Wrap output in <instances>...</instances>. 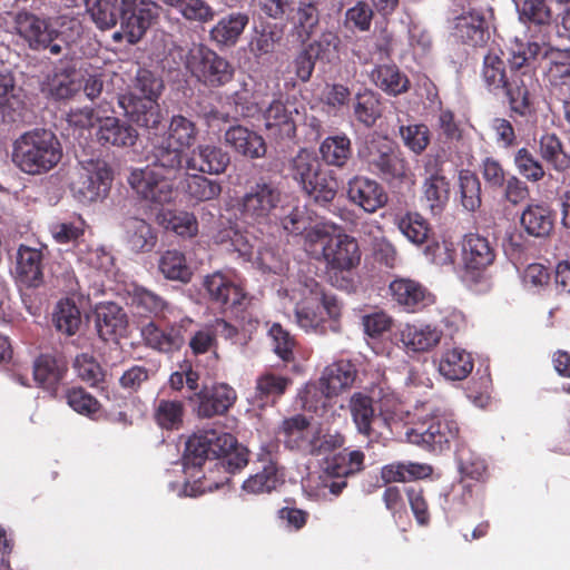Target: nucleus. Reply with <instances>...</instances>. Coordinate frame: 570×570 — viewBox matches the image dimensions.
<instances>
[{
	"label": "nucleus",
	"mask_w": 570,
	"mask_h": 570,
	"mask_svg": "<svg viewBox=\"0 0 570 570\" xmlns=\"http://www.w3.org/2000/svg\"><path fill=\"white\" fill-rule=\"evenodd\" d=\"M164 89L163 79L147 69H140L130 89L124 95L150 98L158 101Z\"/></svg>",
	"instance_id": "52"
},
{
	"label": "nucleus",
	"mask_w": 570,
	"mask_h": 570,
	"mask_svg": "<svg viewBox=\"0 0 570 570\" xmlns=\"http://www.w3.org/2000/svg\"><path fill=\"white\" fill-rule=\"evenodd\" d=\"M356 375L357 371L354 364L351 361L341 360L324 368L320 384L325 387L327 394L336 396L353 385Z\"/></svg>",
	"instance_id": "31"
},
{
	"label": "nucleus",
	"mask_w": 570,
	"mask_h": 570,
	"mask_svg": "<svg viewBox=\"0 0 570 570\" xmlns=\"http://www.w3.org/2000/svg\"><path fill=\"white\" fill-rule=\"evenodd\" d=\"M373 403L371 396L356 392L348 404L357 432L366 438L379 434L377 428L387 425L386 417L382 413L376 414Z\"/></svg>",
	"instance_id": "22"
},
{
	"label": "nucleus",
	"mask_w": 570,
	"mask_h": 570,
	"mask_svg": "<svg viewBox=\"0 0 570 570\" xmlns=\"http://www.w3.org/2000/svg\"><path fill=\"white\" fill-rule=\"evenodd\" d=\"M95 325L99 337L107 342L126 335L128 317L116 303L100 304L95 309Z\"/></svg>",
	"instance_id": "26"
},
{
	"label": "nucleus",
	"mask_w": 570,
	"mask_h": 570,
	"mask_svg": "<svg viewBox=\"0 0 570 570\" xmlns=\"http://www.w3.org/2000/svg\"><path fill=\"white\" fill-rule=\"evenodd\" d=\"M22 99L11 75L0 73V124L14 121Z\"/></svg>",
	"instance_id": "46"
},
{
	"label": "nucleus",
	"mask_w": 570,
	"mask_h": 570,
	"mask_svg": "<svg viewBox=\"0 0 570 570\" xmlns=\"http://www.w3.org/2000/svg\"><path fill=\"white\" fill-rule=\"evenodd\" d=\"M439 373L448 381H462L466 379L473 367L472 355L461 347H453L441 353L438 361Z\"/></svg>",
	"instance_id": "30"
},
{
	"label": "nucleus",
	"mask_w": 570,
	"mask_h": 570,
	"mask_svg": "<svg viewBox=\"0 0 570 570\" xmlns=\"http://www.w3.org/2000/svg\"><path fill=\"white\" fill-rule=\"evenodd\" d=\"M219 228L214 236L215 243L225 244L230 243L235 250L242 255H249L252 246L249 245L248 238L237 227L236 222L232 217L227 218L226 222H220Z\"/></svg>",
	"instance_id": "59"
},
{
	"label": "nucleus",
	"mask_w": 570,
	"mask_h": 570,
	"mask_svg": "<svg viewBox=\"0 0 570 570\" xmlns=\"http://www.w3.org/2000/svg\"><path fill=\"white\" fill-rule=\"evenodd\" d=\"M68 371L62 358L49 354L40 355L33 364V377L39 386L55 393Z\"/></svg>",
	"instance_id": "32"
},
{
	"label": "nucleus",
	"mask_w": 570,
	"mask_h": 570,
	"mask_svg": "<svg viewBox=\"0 0 570 570\" xmlns=\"http://www.w3.org/2000/svg\"><path fill=\"white\" fill-rule=\"evenodd\" d=\"M65 399L73 411L89 417L97 414L101 406L95 396L80 386L67 389Z\"/></svg>",
	"instance_id": "60"
},
{
	"label": "nucleus",
	"mask_w": 570,
	"mask_h": 570,
	"mask_svg": "<svg viewBox=\"0 0 570 570\" xmlns=\"http://www.w3.org/2000/svg\"><path fill=\"white\" fill-rule=\"evenodd\" d=\"M118 104L131 122L147 129H156L163 120L159 102L135 95H120Z\"/></svg>",
	"instance_id": "19"
},
{
	"label": "nucleus",
	"mask_w": 570,
	"mask_h": 570,
	"mask_svg": "<svg viewBox=\"0 0 570 570\" xmlns=\"http://www.w3.org/2000/svg\"><path fill=\"white\" fill-rule=\"evenodd\" d=\"M43 248L24 244L18 247L16 256V275L27 287H39L43 283Z\"/></svg>",
	"instance_id": "24"
},
{
	"label": "nucleus",
	"mask_w": 570,
	"mask_h": 570,
	"mask_svg": "<svg viewBox=\"0 0 570 570\" xmlns=\"http://www.w3.org/2000/svg\"><path fill=\"white\" fill-rule=\"evenodd\" d=\"M73 367L80 380L88 383L90 386H97L104 381L105 373L101 365L88 353L77 355Z\"/></svg>",
	"instance_id": "63"
},
{
	"label": "nucleus",
	"mask_w": 570,
	"mask_h": 570,
	"mask_svg": "<svg viewBox=\"0 0 570 570\" xmlns=\"http://www.w3.org/2000/svg\"><path fill=\"white\" fill-rule=\"evenodd\" d=\"M320 151L328 165L342 167L351 156V140L346 136L327 137Z\"/></svg>",
	"instance_id": "53"
},
{
	"label": "nucleus",
	"mask_w": 570,
	"mask_h": 570,
	"mask_svg": "<svg viewBox=\"0 0 570 570\" xmlns=\"http://www.w3.org/2000/svg\"><path fill=\"white\" fill-rule=\"evenodd\" d=\"M354 115L366 127L373 126L381 116V102L377 95L371 90L357 94Z\"/></svg>",
	"instance_id": "57"
},
{
	"label": "nucleus",
	"mask_w": 570,
	"mask_h": 570,
	"mask_svg": "<svg viewBox=\"0 0 570 570\" xmlns=\"http://www.w3.org/2000/svg\"><path fill=\"white\" fill-rule=\"evenodd\" d=\"M538 153L556 171L570 168V155L564 151L563 144L556 134H544L540 137Z\"/></svg>",
	"instance_id": "44"
},
{
	"label": "nucleus",
	"mask_w": 570,
	"mask_h": 570,
	"mask_svg": "<svg viewBox=\"0 0 570 570\" xmlns=\"http://www.w3.org/2000/svg\"><path fill=\"white\" fill-rule=\"evenodd\" d=\"M392 301L409 313H416L434 304V295L419 281L396 277L389 285Z\"/></svg>",
	"instance_id": "17"
},
{
	"label": "nucleus",
	"mask_w": 570,
	"mask_h": 570,
	"mask_svg": "<svg viewBox=\"0 0 570 570\" xmlns=\"http://www.w3.org/2000/svg\"><path fill=\"white\" fill-rule=\"evenodd\" d=\"M129 298L130 307L138 316L158 318L169 309V303L161 295L144 286H134Z\"/></svg>",
	"instance_id": "33"
},
{
	"label": "nucleus",
	"mask_w": 570,
	"mask_h": 570,
	"mask_svg": "<svg viewBox=\"0 0 570 570\" xmlns=\"http://www.w3.org/2000/svg\"><path fill=\"white\" fill-rule=\"evenodd\" d=\"M365 469V454L361 450L342 448L338 452L326 458L324 473L326 476L336 479L325 487L330 493L337 497L347 487L346 479L354 476Z\"/></svg>",
	"instance_id": "16"
},
{
	"label": "nucleus",
	"mask_w": 570,
	"mask_h": 570,
	"mask_svg": "<svg viewBox=\"0 0 570 570\" xmlns=\"http://www.w3.org/2000/svg\"><path fill=\"white\" fill-rule=\"evenodd\" d=\"M14 28L31 49H45L53 41L56 28L52 21L40 19L29 12H19L14 18Z\"/></svg>",
	"instance_id": "23"
},
{
	"label": "nucleus",
	"mask_w": 570,
	"mask_h": 570,
	"mask_svg": "<svg viewBox=\"0 0 570 570\" xmlns=\"http://www.w3.org/2000/svg\"><path fill=\"white\" fill-rule=\"evenodd\" d=\"M358 159L371 174L387 183L403 181L409 176V165L394 141L384 136H372L358 149Z\"/></svg>",
	"instance_id": "7"
},
{
	"label": "nucleus",
	"mask_w": 570,
	"mask_h": 570,
	"mask_svg": "<svg viewBox=\"0 0 570 570\" xmlns=\"http://www.w3.org/2000/svg\"><path fill=\"white\" fill-rule=\"evenodd\" d=\"M184 176L183 189L186 195L195 202H206L216 198L222 187L216 180L208 179L197 174H188V171L177 175Z\"/></svg>",
	"instance_id": "47"
},
{
	"label": "nucleus",
	"mask_w": 570,
	"mask_h": 570,
	"mask_svg": "<svg viewBox=\"0 0 570 570\" xmlns=\"http://www.w3.org/2000/svg\"><path fill=\"white\" fill-rule=\"evenodd\" d=\"M62 158V146L57 136L46 129H33L20 135L12 144L11 160L22 173L43 175Z\"/></svg>",
	"instance_id": "4"
},
{
	"label": "nucleus",
	"mask_w": 570,
	"mask_h": 570,
	"mask_svg": "<svg viewBox=\"0 0 570 570\" xmlns=\"http://www.w3.org/2000/svg\"><path fill=\"white\" fill-rule=\"evenodd\" d=\"M111 180V171L106 161L82 159L71 175L70 190L79 204L90 205L107 196Z\"/></svg>",
	"instance_id": "10"
},
{
	"label": "nucleus",
	"mask_w": 570,
	"mask_h": 570,
	"mask_svg": "<svg viewBox=\"0 0 570 570\" xmlns=\"http://www.w3.org/2000/svg\"><path fill=\"white\" fill-rule=\"evenodd\" d=\"M509 71L501 51L491 49L483 58L482 79L491 91H503L511 109L524 115L530 106L532 92L537 89V80L527 68H512L511 48L508 56Z\"/></svg>",
	"instance_id": "3"
},
{
	"label": "nucleus",
	"mask_w": 570,
	"mask_h": 570,
	"mask_svg": "<svg viewBox=\"0 0 570 570\" xmlns=\"http://www.w3.org/2000/svg\"><path fill=\"white\" fill-rule=\"evenodd\" d=\"M295 317L298 326L306 332L322 333L324 331V320L320 313V306H314L307 299L296 305Z\"/></svg>",
	"instance_id": "64"
},
{
	"label": "nucleus",
	"mask_w": 570,
	"mask_h": 570,
	"mask_svg": "<svg viewBox=\"0 0 570 570\" xmlns=\"http://www.w3.org/2000/svg\"><path fill=\"white\" fill-rule=\"evenodd\" d=\"M292 380L274 373H265L257 377L254 394V402L259 407L274 405L286 392Z\"/></svg>",
	"instance_id": "35"
},
{
	"label": "nucleus",
	"mask_w": 570,
	"mask_h": 570,
	"mask_svg": "<svg viewBox=\"0 0 570 570\" xmlns=\"http://www.w3.org/2000/svg\"><path fill=\"white\" fill-rule=\"evenodd\" d=\"M297 110L283 101L275 99L264 110L263 118L267 129H276L281 135L292 136L295 132L293 112Z\"/></svg>",
	"instance_id": "42"
},
{
	"label": "nucleus",
	"mask_w": 570,
	"mask_h": 570,
	"mask_svg": "<svg viewBox=\"0 0 570 570\" xmlns=\"http://www.w3.org/2000/svg\"><path fill=\"white\" fill-rule=\"evenodd\" d=\"M433 473L431 465L416 462H393L381 470L384 483L411 482L429 478Z\"/></svg>",
	"instance_id": "36"
},
{
	"label": "nucleus",
	"mask_w": 570,
	"mask_h": 570,
	"mask_svg": "<svg viewBox=\"0 0 570 570\" xmlns=\"http://www.w3.org/2000/svg\"><path fill=\"white\" fill-rule=\"evenodd\" d=\"M196 322L189 316H183L177 321L158 323L150 320L141 330L144 344L158 353L173 355L179 352L186 344L188 332L195 327Z\"/></svg>",
	"instance_id": "12"
},
{
	"label": "nucleus",
	"mask_w": 570,
	"mask_h": 570,
	"mask_svg": "<svg viewBox=\"0 0 570 570\" xmlns=\"http://www.w3.org/2000/svg\"><path fill=\"white\" fill-rule=\"evenodd\" d=\"M225 144L237 154L247 158H261L266 154V144L261 135L248 128L237 125L225 132Z\"/></svg>",
	"instance_id": "29"
},
{
	"label": "nucleus",
	"mask_w": 570,
	"mask_h": 570,
	"mask_svg": "<svg viewBox=\"0 0 570 570\" xmlns=\"http://www.w3.org/2000/svg\"><path fill=\"white\" fill-rule=\"evenodd\" d=\"M175 8L185 19L198 22L213 20L215 12L204 0H161Z\"/></svg>",
	"instance_id": "55"
},
{
	"label": "nucleus",
	"mask_w": 570,
	"mask_h": 570,
	"mask_svg": "<svg viewBox=\"0 0 570 570\" xmlns=\"http://www.w3.org/2000/svg\"><path fill=\"white\" fill-rule=\"evenodd\" d=\"M348 198L367 213H374L387 202V194L375 180L356 176L348 181Z\"/></svg>",
	"instance_id": "25"
},
{
	"label": "nucleus",
	"mask_w": 570,
	"mask_h": 570,
	"mask_svg": "<svg viewBox=\"0 0 570 570\" xmlns=\"http://www.w3.org/2000/svg\"><path fill=\"white\" fill-rule=\"evenodd\" d=\"M207 461L209 474L195 480L198 485L196 489L191 488L194 492L213 491L227 483L228 476L216 479L214 473L223 471L234 474L240 471L248 463V453L230 433L215 429L199 430L186 442L185 473L195 478L194 470L200 469Z\"/></svg>",
	"instance_id": "2"
},
{
	"label": "nucleus",
	"mask_w": 570,
	"mask_h": 570,
	"mask_svg": "<svg viewBox=\"0 0 570 570\" xmlns=\"http://www.w3.org/2000/svg\"><path fill=\"white\" fill-rule=\"evenodd\" d=\"M188 346L193 355L206 354L217 347L216 333L209 324L191 327L188 332Z\"/></svg>",
	"instance_id": "61"
},
{
	"label": "nucleus",
	"mask_w": 570,
	"mask_h": 570,
	"mask_svg": "<svg viewBox=\"0 0 570 570\" xmlns=\"http://www.w3.org/2000/svg\"><path fill=\"white\" fill-rule=\"evenodd\" d=\"M442 337V332L435 327L406 325L401 332L403 344L413 352H426L436 346Z\"/></svg>",
	"instance_id": "41"
},
{
	"label": "nucleus",
	"mask_w": 570,
	"mask_h": 570,
	"mask_svg": "<svg viewBox=\"0 0 570 570\" xmlns=\"http://www.w3.org/2000/svg\"><path fill=\"white\" fill-rule=\"evenodd\" d=\"M127 243L136 253L150 252L156 243L157 235L150 224L138 216H129L125 222Z\"/></svg>",
	"instance_id": "38"
},
{
	"label": "nucleus",
	"mask_w": 570,
	"mask_h": 570,
	"mask_svg": "<svg viewBox=\"0 0 570 570\" xmlns=\"http://www.w3.org/2000/svg\"><path fill=\"white\" fill-rule=\"evenodd\" d=\"M459 180L464 209L475 212L481 205V185L478 177L469 170H462Z\"/></svg>",
	"instance_id": "62"
},
{
	"label": "nucleus",
	"mask_w": 570,
	"mask_h": 570,
	"mask_svg": "<svg viewBox=\"0 0 570 570\" xmlns=\"http://www.w3.org/2000/svg\"><path fill=\"white\" fill-rule=\"evenodd\" d=\"M229 164V156L220 147L212 144H200L185 157L186 171H197L209 175H219Z\"/></svg>",
	"instance_id": "18"
},
{
	"label": "nucleus",
	"mask_w": 570,
	"mask_h": 570,
	"mask_svg": "<svg viewBox=\"0 0 570 570\" xmlns=\"http://www.w3.org/2000/svg\"><path fill=\"white\" fill-rule=\"evenodd\" d=\"M292 175L314 202L325 204L335 197L338 184L314 153L299 150L292 160Z\"/></svg>",
	"instance_id": "9"
},
{
	"label": "nucleus",
	"mask_w": 570,
	"mask_h": 570,
	"mask_svg": "<svg viewBox=\"0 0 570 570\" xmlns=\"http://www.w3.org/2000/svg\"><path fill=\"white\" fill-rule=\"evenodd\" d=\"M151 0H121L120 27L129 43L138 42L159 16Z\"/></svg>",
	"instance_id": "15"
},
{
	"label": "nucleus",
	"mask_w": 570,
	"mask_h": 570,
	"mask_svg": "<svg viewBox=\"0 0 570 570\" xmlns=\"http://www.w3.org/2000/svg\"><path fill=\"white\" fill-rule=\"evenodd\" d=\"M314 429L304 414H295L281 422L276 434L287 449L306 454Z\"/></svg>",
	"instance_id": "27"
},
{
	"label": "nucleus",
	"mask_w": 570,
	"mask_h": 570,
	"mask_svg": "<svg viewBox=\"0 0 570 570\" xmlns=\"http://www.w3.org/2000/svg\"><path fill=\"white\" fill-rule=\"evenodd\" d=\"M158 269L168 281L186 284L193 277V271L187 264L185 254L177 249H168L160 256Z\"/></svg>",
	"instance_id": "45"
},
{
	"label": "nucleus",
	"mask_w": 570,
	"mask_h": 570,
	"mask_svg": "<svg viewBox=\"0 0 570 570\" xmlns=\"http://www.w3.org/2000/svg\"><path fill=\"white\" fill-rule=\"evenodd\" d=\"M97 136L101 142L119 147L134 146L138 138L136 129L115 117L99 120Z\"/></svg>",
	"instance_id": "34"
},
{
	"label": "nucleus",
	"mask_w": 570,
	"mask_h": 570,
	"mask_svg": "<svg viewBox=\"0 0 570 570\" xmlns=\"http://www.w3.org/2000/svg\"><path fill=\"white\" fill-rule=\"evenodd\" d=\"M459 466L462 479L483 484L488 479V466L484 459L471 450L459 451Z\"/></svg>",
	"instance_id": "56"
},
{
	"label": "nucleus",
	"mask_w": 570,
	"mask_h": 570,
	"mask_svg": "<svg viewBox=\"0 0 570 570\" xmlns=\"http://www.w3.org/2000/svg\"><path fill=\"white\" fill-rule=\"evenodd\" d=\"M196 125L184 116H174L167 131L150 138L151 165L134 169L128 183L136 194L153 209L174 199L171 180L181 174L183 150L191 147L197 138Z\"/></svg>",
	"instance_id": "1"
},
{
	"label": "nucleus",
	"mask_w": 570,
	"mask_h": 570,
	"mask_svg": "<svg viewBox=\"0 0 570 570\" xmlns=\"http://www.w3.org/2000/svg\"><path fill=\"white\" fill-rule=\"evenodd\" d=\"M345 442V435L338 431L324 432L321 428H315L306 454L312 456L325 455L341 450Z\"/></svg>",
	"instance_id": "51"
},
{
	"label": "nucleus",
	"mask_w": 570,
	"mask_h": 570,
	"mask_svg": "<svg viewBox=\"0 0 570 570\" xmlns=\"http://www.w3.org/2000/svg\"><path fill=\"white\" fill-rule=\"evenodd\" d=\"M539 60L544 61L546 76L552 87L561 90L570 88V48L519 40L511 45L512 68H527L534 76Z\"/></svg>",
	"instance_id": "6"
},
{
	"label": "nucleus",
	"mask_w": 570,
	"mask_h": 570,
	"mask_svg": "<svg viewBox=\"0 0 570 570\" xmlns=\"http://www.w3.org/2000/svg\"><path fill=\"white\" fill-rule=\"evenodd\" d=\"M52 322L58 332L72 336L81 324L80 309L72 299H60L55 307Z\"/></svg>",
	"instance_id": "49"
},
{
	"label": "nucleus",
	"mask_w": 570,
	"mask_h": 570,
	"mask_svg": "<svg viewBox=\"0 0 570 570\" xmlns=\"http://www.w3.org/2000/svg\"><path fill=\"white\" fill-rule=\"evenodd\" d=\"M374 83L389 95H400L407 90L409 79L394 65L377 66L371 73Z\"/></svg>",
	"instance_id": "48"
},
{
	"label": "nucleus",
	"mask_w": 570,
	"mask_h": 570,
	"mask_svg": "<svg viewBox=\"0 0 570 570\" xmlns=\"http://www.w3.org/2000/svg\"><path fill=\"white\" fill-rule=\"evenodd\" d=\"M186 67L198 81L212 88L226 85L234 76L233 66L202 43H194L189 48Z\"/></svg>",
	"instance_id": "11"
},
{
	"label": "nucleus",
	"mask_w": 570,
	"mask_h": 570,
	"mask_svg": "<svg viewBox=\"0 0 570 570\" xmlns=\"http://www.w3.org/2000/svg\"><path fill=\"white\" fill-rule=\"evenodd\" d=\"M281 193L269 184H257L238 203L244 214H269L281 206Z\"/></svg>",
	"instance_id": "28"
},
{
	"label": "nucleus",
	"mask_w": 570,
	"mask_h": 570,
	"mask_svg": "<svg viewBox=\"0 0 570 570\" xmlns=\"http://www.w3.org/2000/svg\"><path fill=\"white\" fill-rule=\"evenodd\" d=\"M323 0H299L294 18V29L302 42L307 41L320 22V7Z\"/></svg>",
	"instance_id": "40"
},
{
	"label": "nucleus",
	"mask_w": 570,
	"mask_h": 570,
	"mask_svg": "<svg viewBox=\"0 0 570 570\" xmlns=\"http://www.w3.org/2000/svg\"><path fill=\"white\" fill-rule=\"evenodd\" d=\"M452 33L458 40L472 47L484 45L490 37L485 17L475 8L463 9L454 18Z\"/></svg>",
	"instance_id": "20"
},
{
	"label": "nucleus",
	"mask_w": 570,
	"mask_h": 570,
	"mask_svg": "<svg viewBox=\"0 0 570 570\" xmlns=\"http://www.w3.org/2000/svg\"><path fill=\"white\" fill-rule=\"evenodd\" d=\"M429 176L424 180V199L426 207L431 212H442L449 202L450 183L442 174L441 169L429 171Z\"/></svg>",
	"instance_id": "39"
},
{
	"label": "nucleus",
	"mask_w": 570,
	"mask_h": 570,
	"mask_svg": "<svg viewBox=\"0 0 570 570\" xmlns=\"http://www.w3.org/2000/svg\"><path fill=\"white\" fill-rule=\"evenodd\" d=\"M198 400L197 414L200 417L224 415L235 403V390L226 383L203 387L195 393Z\"/></svg>",
	"instance_id": "21"
},
{
	"label": "nucleus",
	"mask_w": 570,
	"mask_h": 570,
	"mask_svg": "<svg viewBox=\"0 0 570 570\" xmlns=\"http://www.w3.org/2000/svg\"><path fill=\"white\" fill-rule=\"evenodd\" d=\"M495 259L494 248L488 238L479 234H466L462 242V282L472 291H480L487 283L485 269Z\"/></svg>",
	"instance_id": "13"
},
{
	"label": "nucleus",
	"mask_w": 570,
	"mask_h": 570,
	"mask_svg": "<svg viewBox=\"0 0 570 570\" xmlns=\"http://www.w3.org/2000/svg\"><path fill=\"white\" fill-rule=\"evenodd\" d=\"M274 353L285 363L293 362L296 347L295 337L279 323H273L268 328Z\"/></svg>",
	"instance_id": "58"
},
{
	"label": "nucleus",
	"mask_w": 570,
	"mask_h": 570,
	"mask_svg": "<svg viewBox=\"0 0 570 570\" xmlns=\"http://www.w3.org/2000/svg\"><path fill=\"white\" fill-rule=\"evenodd\" d=\"M185 414L184 403L179 400L158 399L154 404L153 417L163 430H179Z\"/></svg>",
	"instance_id": "43"
},
{
	"label": "nucleus",
	"mask_w": 570,
	"mask_h": 570,
	"mask_svg": "<svg viewBox=\"0 0 570 570\" xmlns=\"http://www.w3.org/2000/svg\"><path fill=\"white\" fill-rule=\"evenodd\" d=\"M248 16L234 12L222 18L210 30L212 39L219 46L232 47L238 41L248 24Z\"/></svg>",
	"instance_id": "37"
},
{
	"label": "nucleus",
	"mask_w": 570,
	"mask_h": 570,
	"mask_svg": "<svg viewBox=\"0 0 570 570\" xmlns=\"http://www.w3.org/2000/svg\"><path fill=\"white\" fill-rule=\"evenodd\" d=\"M203 287L208 299L223 312L238 315L244 313L252 304L250 296L244 286L234 282L220 272L204 277Z\"/></svg>",
	"instance_id": "14"
},
{
	"label": "nucleus",
	"mask_w": 570,
	"mask_h": 570,
	"mask_svg": "<svg viewBox=\"0 0 570 570\" xmlns=\"http://www.w3.org/2000/svg\"><path fill=\"white\" fill-rule=\"evenodd\" d=\"M423 414L406 431L407 441L433 452H443L459 436L460 428L444 402L422 403Z\"/></svg>",
	"instance_id": "5"
},
{
	"label": "nucleus",
	"mask_w": 570,
	"mask_h": 570,
	"mask_svg": "<svg viewBox=\"0 0 570 570\" xmlns=\"http://www.w3.org/2000/svg\"><path fill=\"white\" fill-rule=\"evenodd\" d=\"M86 8L92 21L100 29H110L116 26L118 10L116 0H85Z\"/></svg>",
	"instance_id": "54"
},
{
	"label": "nucleus",
	"mask_w": 570,
	"mask_h": 570,
	"mask_svg": "<svg viewBox=\"0 0 570 570\" xmlns=\"http://www.w3.org/2000/svg\"><path fill=\"white\" fill-rule=\"evenodd\" d=\"M322 256L330 271L332 284L347 293L355 292L356 283L351 272L361 263L362 253L358 242L353 236L338 233L327 238Z\"/></svg>",
	"instance_id": "8"
},
{
	"label": "nucleus",
	"mask_w": 570,
	"mask_h": 570,
	"mask_svg": "<svg viewBox=\"0 0 570 570\" xmlns=\"http://www.w3.org/2000/svg\"><path fill=\"white\" fill-rule=\"evenodd\" d=\"M281 483L282 479L278 474V468L275 462L269 460L267 464L263 466L262 471L250 475L243 483V490L253 494L268 493L275 490Z\"/></svg>",
	"instance_id": "50"
}]
</instances>
